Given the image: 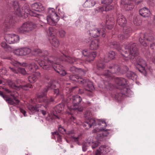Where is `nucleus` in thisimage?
<instances>
[{"mask_svg":"<svg viewBox=\"0 0 155 155\" xmlns=\"http://www.w3.org/2000/svg\"><path fill=\"white\" fill-rule=\"evenodd\" d=\"M123 48L122 55L124 57L132 60L138 70L146 75V63L144 60L138 56L139 52L136 44L130 43L125 44L123 46Z\"/></svg>","mask_w":155,"mask_h":155,"instance_id":"f257e3e1","label":"nucleus"},{"mask_svg":"<svg viewBox=\"0 0 155 155\" xmlns=\"http://www.w3.org/2000/svg\"><path fill=\"white\" fill-rule=\"evenodd\" d=\"M34 54L36 56H38L43 59L45 61H43L41 59L36 58L35 59V61L43 69L48 70H50L51 66L49 65L50 64H52V61L51 60L54 57H50L48 58V52L46 50L41 51L40 49L35 50Z\"/></svg>","mask_w":155,"mask_h":155,"instance_id":"f03ea898","label":"nucleus"},{"mask_svg":"<svg viewBox=\"0 0 155 155\" xmlns=\"http://www.w3.org/2000/svg\"><path fill=\"white\" fill-rule=\"evenodd\" d=\"M36 27L32 22H27L23 24L17 29L18 32L21 34H27L33 30Z\"/></svg>","mask_w":155,"mask_h":155,"instance_id":"7ed1b4c3","label":"nucleus"},{"mask_svg":"<svg viewBox=\"0 0 155 155\" xmlns=\"http://www.w3.org/2000/svg\"><path fill=\"white\" fill-rule=\"evenodd\" d=\"M140 43L144 46H146L147 44H150L155 41V38L150 34H141L139 38Z\"/></svg>","mask_w":155,"mask_h":155,"instance_id":"20e7f679","label":"nucleus"},{"mask_svg":"<svg viewBox=\"0 0 155 155\" xmlns=\"http://www.w3.org/2000/svg\"><path fill=\"white\" fill-rule=\"evenodd\" d=\"M109 130H104V129H96L93 130L92 131V133L97 134L96 139L98 140L103 141L105 140L107 137L109 135L108 131Z\"/></svg>","mask_w":155,"mask_h":155,"instance_id":"39448f33","label":"nucleus"},{"mask_svg":"<svg viewBox=\"0 0 155 155\" xmlns=\"http://www.w3.org/2000/svg\"><path fill=\"white\" fill-rule=\"evenodd\" d=\"M59 60L61 61H65L67 62L70 64H74V63L78 64V62L81 61L82 60H81L80 59L76 58L73 57H71L69 55H66L62 54L60 56Z\"/></svg>","mask_w":155,"mask_h":155,"instance_id":"423d86ee","label":"nucleus"},{"mask_svg":"<svg viewBox=\"0 0 155 155\" xmlns=\"http://www.w3.org/2000/svg\"><path fill=\"white\" fill-rule=\"evenodd\" d=\"M105 29L102 28H96L91 30L89 31V34L90 35L94 38H97L101 35L103 37H104L105 36Z\"/></svg>","mask_w":155,"mask_h":155,"instance_id":"0eeeda50","label":"nucleus"},{"mask_svg":"<svg viewBox=\"0 0 155 155\" xmlns=\"http://www.w3.org/2000/svg\"><path fill=\"white\" fill-rule=\"evenodd\" d=\"M5 81L8 84L9 87L12 89L19 88H21L24 90H27V88H31L32 87V85L29 84H27L25 85H20L19 86H17L13 81L11 80H6Z\"/></svg>","mask_w":155,"mask_h":155,"instance_id":"6e6552de","label":"nucleus"},{"mask_svg":"<svg viewBox=\"0 0 155 155\" xmlns=\"http://www.w3.org/2000/svg\"><path fill=\"white\" fill-rule=\"evenodd\" d=\"M22 10L23 11L24 14L25 15L28 14L32 16L37 17L38 18H40L41 17H43L42 15H40L35 12L31 11L29 7L28 3L25 4L22 7Z\"/></svg>","mask_w":155,"mask_h":155,"instance_id":"1a4fd4ad","label":"nucleus"},{"mask_svg":"<svg viewBox=\"0 0 155 155\" xmlns=\"http://www.w3.org/2000/svg\"><path fill=\"white\" fill-rule=\"evenodd\" d=\"M6 41L9 44L17 42L19 40V36L14 34H8L6 35L5 37Z\"/></svg>","mask_w":155,"mask_h":155,"instance_id":"9d476101","label":"nucleus"},{"mask_svg":"<svg viewBox=\"0 0 155 155\" xmlns=\"http://www.w3.org/2000/svg\"><path fill=\"white\" fill-rule=\"evenodd\" d=\"M92 38L89 37L85 39V41L86 43L91 41L90 45V48L91 50H94L97 49L99 47L100 44V40L99 39H94L91 41Z\"/></svg>","mask_w":155,"mask_h":155,"instance_id":"9b49d317","label":"nucleus"},{"mask_svg":"<svg viewBox=\"0 0 155 155\" xmlns=\"http://www.w3.org/2000/svg\"><path fill=\"white\" fill-rule=\"evenodd\" d=\"M59 57L60 56L58 57V58L54 57L51 60V61H53L52 62V64H49V65L51 66L50 69L52 68L57 73H58V71H61L64 68L61 65L57 63H58V60H59L60 61H61L59 60Z\"/></svg>","mask_w":155,"mask_h":155,"instance_id":"f8f14e48","label":"nucleus"},{"mask_svg":"<svg viewBox=\"0 0 155 155\" xmlns=\"http://www.w3.org/2000/svg\"><path fill=\"white\" fill-rule=\"evenodd\" d=\"M120 6L126 10L133 9L134 6L133 2L131 0H121Z\"/></svg>","mask_w":155,"mask_h":155,"instance_id":"ddd939ff","label":"nucleus"},{"mask_svg":"<svg viewBox=\"0 0 155 155\" xmlns=\"http://www.w3.org/2000/svg\"><path fill=\"white\" fill-rule=\"evenodd\" d=\"M116 81L117 84L122 87V88H124V91L126 92L127 93L131 92L130 89L126 88L127 85V81L125 79L123 78H118L116 79Z\"/></svg>","mask_w":155,"mask_h":155,"instance_id":"4468645a","label":"nucleus"},{"mask_svg":"<svg viewBox=\"0 0 155 155\" xmlns=\"http://www.w3.org/2000/svg\"><path fill=\"white\" fill-rule=\"evenodd\" d=\"M109 68L111 69L110 71H105V72L103 74V75L105 76L106 78L109 77L110 75V73H117L120 70L119 66L116 64H114L112 66L109 67Z\"/></svg>","mask_w":155,"mask_h":155,"instance_id":"2eb2a0df","label":"nucleus"},{"mask_svg":"<svg viewBox=\"0 0 155 155\" xmlns=\"http://www.w3.org/2000/svg\"><path fill=\"white\" fill-rule=\"evenodd\" d=\"M82 53L83 55L86 57V61L90 62L93 61L96 56V53L95 51L89 52L88 51L84 50L83 51Z\"/></svg>","mask_w":155,"mask_h":155,"instance_id":"dca6fc26","label":"nucleus"},{"mask_svg":"<svg viewBox=\"0 0 155 155\" xmlns=\"http://www.w3.org/2000/svg\"><path fill=\"white\" fill-rule=\"evenodd\" d=\"M31 52V50L30 48H25L17 49L15 51L14 53L17 55L22 56L28 54Z\"/></svg>","mask_w":155,"mask_h":155,"instance_id":"f3484780","label":"nucleus"},{"mask_svg":"<svg viewBox=\"0 0 155 155\" xmlns=\"http://www.w3.org/2000/svg\"><path fill=\"white\" fill-rule=\"evenodd\" d=\"M114 21V18L112 15H107L106 17V22L107 28L109 29H111L113 27Z\"/></svg>","mask_w":155,"mask_h":155,"instance_id":"a211bd4d","label":"nucleus"},{"mask_svg":"<svg viewBox=\"0 0 155 155\" xmlns=\"http://www.w3.org/2000/svg\"><path fill=\"white\" fill-rule=\"evenodd\" d=\"M117 22L121 27L125 26L127 23L126 19L124 16L119 13L117 14Z\"/></svg>","mask_w":155,"mask_h":155,"instance_id":"6ab92c4d","label":"nucleus"},{"mask_svg":"<svg viewBox=\"0 0 155 155\" xmlns=\"http://www.w3.org/2000/svg\"><path fill=\"white\" fill-rule=\"evenodd\" d=\"M70 99L73 104V105H77L80 104L82 101L81 98L79 95H76L74 96L68 97L67 100Z\"/></svg>","mask_w":155,"mask_h":155,"instance_id":"aec40b11","label":"nucleus"},{"mask_svg":"<svg viewBox=\"0 0 155 155\" xmlns=\"http://www.w3.org/2000/svg\"><path fill=\"white\" fill-rule=\"evenodd\" d=\"M47 87L48 89L50 88L53 89L54 94L56 95H58L59 94V89L58 88L55 89L56 87V86L54 82L53 81H50L48 82V84L47 86Z\"/></svg>","mask_w":155,"mask_h":155,"instance_id":"412c9836","label":"nucleus"},{"mask_svg":"<svg viewBox=\"0 0 155 155\" xmlns=\"http://www.w3.org/2000/svg\"><path fill=\"white\" fill-rule=\"evenodd\" d=\"M69 78L71 80L78 82V83L81 84V83H82L83 81H84L83 83H85V81L86 82V80H83L84 78L80 77L76 75H70L69 76Z\"/></svg>","mask_w":155,"mask_h":155,"instance_id":"4be33fe9","label":"nucleus"},{"mask_svg":"<svg viewBox=\"0 0 155 155\" xmlns=\"http://www.w3.org/2000/svg\"><path fill=\"white\" fill-rule=\"evenodd\" d=\"M140 15L143 17H148L150 14L149 9L146 7L141 9L139 11Z\"/></svg>","mask_w":155,"mask_h":155,"instance_id":"5701e85b","label":"nucleus"},{"mask_svg":"<svg viewBox=\"0 0 155 155\" xmlns=\"http://www.w3.org/2000/svg\"><path fill=\"white\" fill-rule=\"evenodd\" d=\"M38 105L33 106L31 104H28L27 106L28 108L32 114L35 112H38L39 111Z\"/></svg>","mask_w":155,"mask_h":155,"instance_id":"b1692460","label":"nucleus"},{"mask_svg":"<svg viewBox=\"0 0 155 155\" xmlns=\"http://www.w3.org/2000/svg\"><path fill=\"white\" fill-rule=\"evenodd\" d=\"M12 17H7L5 20V27L7 29L9 28L13 25V22Z\"/></svg>","mask_w":155,"mask_h":155,"instance_id":"393cba45","label":"nucleus"},{"mask_svg":"<svg viewBox=\"0 0 155 155\" xmlns=\"http://www.w3.org/2000/svg\"><path fill=\"white\" fill-rule=\"evenodd\" d=\"M13 6L14 10L15 11V13L19 17H21L22 15L20 12V9L19 8L18 3L17 1H13Z\"/></svg>","mask_w":155,"mask_h":155,"instance_id":"a878e982","label":"nucleus"},{"mask_svg":"<svg viewBox=\"0 0 155 155\" xmlns=\"http://www.w3.org/2000/svg\"><path fill=\"white\" fill-rule=\"evenodd\" d=\"M9 68L11 71H13L15 73H19L23 75H25L26 73L25 69L24 68L21 67H19L17 69L11 67H9Z\"/></svg>","mask_w":155,"mask_h":155,"instance_id":"bb28decb","label":"nucleus"},{"mask_svg":"<svg viewBox=\"0 0 155 155\" xmlns=\"http://www.w3.org/2000/svg\"><path fill=\"white\" fill-rule=\"evenodd\" d=\"M130 92H128L127 93L126 92L123 93H117L115 94L114 98L115 100H117V101H121L123 98V95H126L127 96H129L130 94Z\"/></svg>","mask_w":155,"mask_h":155,"instance_id":"cd10ccee","label":"nucleus"},{"mask_svg":"<svg viewBox=\"0 0 155 155\" xmlns=\"http://www.w3.org/2000/svg\"><path fill=\"white\" fill-rule=\"evenodd\" d=\"M40 73L38 72H36L35 74L31 75L28 77V79L29 82L31 83H34L38 79L37 75H40Z\"/></svg>","mask_w":155,"mask_h":155,"instance_id":"c85d7f7f","label":"nucleus"},{"mask_svg":"<svg viewBox=\"0 0 155 155\" xmlns=\"http://www.w3.org/2000/svg\"><path fill=\"white\" fill-rule=\"evenodd\" d=\"M96 4L94 0H87L83 4V6L84 8H89L94 6Z\"/></svg>","mask_w":155,"mask_h":155,"instance_id":"c756f323","label":"nucleus"},{"mask_svg":"<svg viewBox=\"0 0 155 155\" xmlns=\"http://www.w3.org/2000/svg\"><path fill=\"white\" fill-rule=\"evenodd\" d=\"M123 32L124 35L127 36L128 37L130 35L131 33V29L129 26H123Z\"/></svg>","mask_w":155,"mask_h":155,"instance_id":"7c9ffc66","label":"nucleus"},{"mask_svg":"<svg viewBox=\"0 0 155 155\" xmlns=\"http://www.w3.org/2000/svg\"><path fill=\"white\" fill-rule=\"evenodd\" d=\"M50 16L51 17V18H48V20H52V21H53V22L50 23V24L52 25H55V23H56L58 21L59 18V17L58 16V15L56 13H53V15Z\"/></svg>","mask_w":155,"mask_h":155,"instance_id":"2f4dec72","label":"nucleus"},{"mask_svg":"<svg viewBox=\"0 0 155 155\" xmlns=\"http://www.w3.org/2000/svg\"><path fill=\"white\" fill-rule=\"evenodd\" d=\"M42 101L44 104L45 105V107H47L51 103L54 101V99L52 97H51L50 98L45 97L43 99Z\"/></svg>","mask_w":155,"mask_h":155,"instance_id":"473e14b6","label":"nucleus"},{"mask_svg":"<svg viewBox=\"0 0 155 155\" xmlns=\"http://www.w3.org/2000/svg\"><path fill=\"white\" fill-rule=\"evenodd\" d=\"M50 42L53 46L55 48L58 47L59 45L58 39L55 37L50 39Z\"/></svg>","mask_w":155,"mask_h":155,"instance_id":"72a5a7b5","label":"nucleus"},{"mask_svg":"<svg viewBox=\"0 0 155 155\" xmlns=\"http://www.w3.org/2000/svg\"><path fill=\"white\" fill-rule=\"evenodd\" d=\"M126 76L129 79L132 80H135L137 78V76L135 73L132 71H128L126 74Z\"/></svg>","mask_w":155,"mask_h":155,"instance_id":"f704fd0d","label":"nucleus"},{"mask_svg":"<svg viewBox=\"0 0 155 155\" xmlns=\"http://www.w3.org/2000/svg\"><path fill=\"white\" fill-rule=\"evenodd\" d=\"M64 105L63 104H59L54 108V110L56 114L60 113L63 110Z\"/></svg>","mask_w":155,"mask_h":155,"instance_id":"c9c22d12","label":"nucleus"},{"mask_svg":"<svg viewBox=\"0 0 155 155\" xmlns=\"http://www.w3.org/2000/svg\"><path fill=\"white\" fill-rule=\"evenodd\" d=\"M48 91V88L47 87L46 88H45L43 89L41 93H38L37 94L38 98L40 99L45 97L47 95Z\"/></svg>","mask_w":155,"mask_h":155,"instance_id":"e433bc0d","label":"nucleus"},{"mask_svg":"<svg viewBox=\"0 0 155 155\" xmlns=\"http://www.w3.org/2000/svg\"><path fill=\"white\" fill-rule=\"evenodd\" d=\"M115 55V52L112 51H110L107 54V57L108 59L107 60H105L104 61L105 62H108L110 60L113 59Z\"/></svg>","mask_w":155,"mask_h":155,"instance_id":"4c0bfd02","label":"nucleus"},{"mask_svg":"<svg viewBox=\"0 0 155 155\" xmlns=\"http://www.w3.org/2000/svg\"><path fill=\"white\" fill-rule=\"evenodd\" d=\"M83 80H86V82L85 81V83L82 82V83H81V84H83L84 86H87L90 89H92L93 88V86L91 82H90L89 80L87 79L86 78H84Z\"/></svg>","mask_w":155,"mask_h":155,"instance_id":"58836bf2","label":"nucleus"},{"mask_svg":"<svg viewBox=\"0 0 155 155\" xmlns=\"http://www.w3.org/2000/svg\"><path fill=\"white\" fill-rule=\"evenodd\" d=\"M38 68V66L35 63L33 62L31 64L29 67V69L31 72H34Z\"/></svg>","mask_w":155,"mask_h":155,"instance_id":"ea45409f","label":"nucleus"},{"mask_svg":"<svg viewBox=\"0 0 155 155\" xmlns=\"http://www.w3.org/2000/svg\"><path fill=\"white\" fill-rule=\"evenodd\" d=\"M0 96H2L4 99L9 104H14V103L12 101H11L10 99L9 98H8V97L4 95L3 94V92L0 91Z\"/></svg>","mask_w":155,"mask_h":155,"instance_id":"a19ab883","label":"nucleus"},{"mask_svg":"<svg viewBox=\"0 0 155 155\" xmlns=\"http://www.w3.org/2000/svg\"><path fill=\"white\" fill-rule=\"evenodd\" d=\"M70 71L73 73L77 74L79 73V72L82 71V70L81 69L77 68L73 66L70 68Z\"/></svg>","mask_w":155,"mask_h":155,"instance_id":"79ce46f5","label":"nucleus"},{"mask_svg":"<svg viewBox=\"0 0 155 155\" xmlns=\"http://www.w3.org/2000/svg\"><path fill=\"white\" fill-rule=\"evenodd\" d=\"M133 22L135 25L139 26L141 24V21L139 17H135L134 18Z\"/></svg>","mask_w":155,"mask_h":155,"instance_id":"37998d69","label":"nucleus"},{"mask_svg":"<svg viewBox=\"0 0 155 155\" xmlns=\"http://www.w3.org/2000/svg\"><path fill=\"white\" fill-rule=\"evenodd\" d=\"M11 96L12 97H13V99L10 98L8 97V98H9L10 99V100L12 101L14 103V104H10L11 105H13L14 104H18L19 102V100L16 97H15L14 94H11Z\"/></svg>","mask_w":155,"mask_h":155,"instance_id":"c03bdc74","label":"nucleus"},{"mask_svg":"<svg viewBox=\"0 0 155 155\" xmlns=\"http://www.w3.org/2000/svg\"><path fill=\"white\" fill-rule=\"evenodd\" d=\"M110 46L111 48H114L119 50L120 49L119 44L116 41H113L110 43Z\"/></svg>","mask_w":155,"mask_h":155,"instance_id":"a18cd8bd","label":"nucleus"},{"mask_svg":"<svg viewBox=\"0 0 155 155\" xmlns=\"http://www.w3.org/2000/svg\"><path fill=\"white\" fill-rule=\"evenodd\" d=\"M104 11H105L104 6L103 7H98L96 9H94V11L93 12V14L94 15L96 14L99 12H103Z\"/></svg>","mask_w":155,"mask_h":155,"instance_id":"49530a36","label":"nucleus"},{"mask_svg":"<svg viewBox=\"0 0 155 155\" xmlns=\"http://www.w3.org/2000/svg\"><path fill=\"white\" fill-rule=\"evenodd\" d=\"M38 3H36L32 4L31 6L32 10H33V11L35 12L36 13H37L36 12H38L39 10L38 9Z\"/></svg>","mask_w":155,"mask_h":155,"instance_id":"de8ad7c7","label":"nucleus"},{"mask_svg":"<svg viewBox=\"0 0 155 155\" xmlns=\"http://www.w3.org/2000/svg\"><path fill=\"white\" fill-rule=\"evenodd\" d=\"M90 145V143L89 142H85L84 143L82 144V150L83 151H86L87 147H88Z\"/></svg>","mask_w":155,"mask_h":155,"instance_id":"09e8293b","label":"nucleus"},{"mask_svg":"<svg viewBox=\"0 0 155 155\" xmlns=\"http://www.w3.org/2000/svg\"><path fill=\"white\" fill-rule=\"evenodd\" d=\"M92 116V113L90 111H87L85 113L84 117L87 119L91 118Z\"/></svg>","mask_w":155,"mask_h":155,"instance_id":"8fccbe9b","label":"nucleus"},{"mask_svg":"<svg viewBox=\"0 0 155 155\" xmlns=\"http://www.w3.org/2000/svg\"><path fill=\"white\" fill-rule=\"evenodd\" d=\"M97 66L98 69L99 70L103 69L105 67L103 63H101V61H98Z\"/></svg>","mask_w":155,"mask_h":155,"instance_id":"3c124183","label":"nucleus"},{"mask_svg":"<svg viewBox=\"0 0 155 155\" xmlns=\"http://www.w3.org/2000/svg\"><path fill=\"white\" fill-rule=\"evenodd\" d=\"M104 6L105 11H108L113 9V7L110 4L104 5Z\"/></svg>","mask_w":155,"mask_h":155,"instance_id":"603ef678","label":"nucleus"},{"mask_svg":"<svg viewBox=\"0 0 155 155\" xmlns=\"http://www.w3.org/2000/svg\"><path fill=\"white\" fill-rule=\"evenodd\" d=\"M73 109L78 111L81 112L83 110V107L78 106V104L77 105H73Z\"/></svg>","mask_w":155,"mask_h":155,"instance_id":"864d4df0","label":"nucleus"},{"mask_svg":"<svg viewBox=\"0 0 155 155\" xmlns=\"http://www.w3.org/2000/svg\"><path fill=\"white\" fill-rule=\"evenodd\" d=\"M127 36H126L124 34H119L118 36V38L119 40L120 41H122L124 40L125 38H127Z\"/></svg>","mask_w":155,"mask_h":155,"instance_id":"5fc2aeb1","label":"nucleus"},{"mask_svg":"<svg viewBox=\"0 0 155 155\" xmlns=\"http://www.w3.org/2000/svg\"><path fill=\"white\" fill-rule=\"evenodd\" d=\"M107 147L105 145H102L100 146V149L101 152L103 153L104 151L106 152H107L108 151H107Z\"/></svg>","mask_w":155,"mask_h":155,"instance_id":"6e6d98bb","label":"nucleus"},{"mask_svg":"<svg viewBox=\"0 0 155 155\" xmlns=\"http://www.w3.org/2000/svg\"><path fill=\"white\" fill-rule=\"evenodd\" d=\"M58 130L60 133L62 134H63L65 133V130L62 127L61 125L58 126Z\"/></svg>","mask_w":155,"mask_h":155,"instance_id":"4d7b16f0","label":"nucleus"},{"mask_svg":"<svg viewBox=\"0 0 155 155\" xmlns=\"http://www.w3.org/2000/svg\"><path fill=\"white\" fill-rule=\"evenodd\" d=\"M99 142L97 141L92 142L91 143V145L92 148L93 149H95L99 145Z\"/></svg>","mask_w":155,"mask_h":155,"instance_id":"13d9d810","label":"nucleus"},{"mask_svg":"<svg viewBox=\"0 0 155 155\" xmlns=\"http://www.w3.org/2000/svg\"><path fill=\"white\" fill-rule=\"evenodd\" d=\"M48 16H51L53 15V13L55 14L56 13L55 10L53 8H49L48 9Z\"/></svg>","mask_w":155,"mask_h":155,"instance_id":"bf43d9fd","label":"nucleus"},{"mask_svg":"<svg viewBox=\"0 0 155 155\" xmlns=\"http://www.w3.org/2000/svg\"><path fill=\"white\" fill-rule=\"evenodd\" d=\"M112 2V0H103L101 1V3L104 5L110 4Z\"/></svg>","mask_w":155,"mask_h":155,"instance_id":"052dcab7","label":"nucleus"},{"mask_svg":"<svg viewBox=\"0 0 155 155\" xmlns=\"http://www.w3.org/2000/svg\"><path fill=\"white\" fill-rule=\"evenodd\" d=\"M87 119V121H88V123L90 124L91 126L95 123V120L93 119L90 118Z\"/></svg>","mask_w":155,"mask_h":155,"instance_id":"680f3d73","label":"nucleus"},{"mask_svg":"<svg viewBox=\"0 0 155 155\" xmlns=\"http://www.w3.org/2000/svg\"><path fill=\"white\" fill-rule=\"evenodd\" d=\"M38 9L39 10L38 12H41L44 9V8L42 4L40 3H38Z\"/></svg>","mask_w":155,"mask_h":155,"instance_id":"e2e57ef3","label":"nucleus"},{"mask_svg":"<svg viewBox=\"0 0 155 155\" xmlns=\"http://www.w3.org/2000/svg\"><path fill=\"white\" fill-rule=\"evenodd\" d=\"M58 73L62 76H64L66 74V72L64 69V68L61 71H58Z\"/></svg>","mask_w":155,"mask_h":155,"instance_id":"0e129e2a","label":"nucleus"},{"mask_svg":"<svg viewBox=\"0 0 155 155\" xmlns=\"http://www.w3.org/2000/svg\"><path fill=\"white\" fill-rule=\"evenodd\" d=\"M84 127H86V128L88 129L91 127L90 124L88 123L87 120L86 121L84 124L83 125Z\"/></svg>","mask_w":155,"mask_h":155,"instance_id":"69168bd1","label":"nucleus"},{"mask_svg":"<svg viewBox=\"0 0 155 155\" xmlns=\"http://www.w3.org/2000/svg\"><path fill=\"white\" fill-rule=\"evenodd\" d=\"M149 45H150V47L153 50V51H154L155 50V41L150 43Z\"/></svg>","mask_w":155,"mask_h":155,"instance_id":"338daca9","label":"nucleus"},{"mask_svg":"<svg viewBox=\"0 0 155 155\" xmlns=\"http://www.w3.org/2000/svg\"><path fill=\"white\" fill-rule=\"evenodd\" d=\"M59 35L61 37H64L65 34V32L63 30H61L59 31Z\"/></svg>","mask_w":155,"mask_h":155,"instance_id":"774afa93","label":"nucleus"}]
</instances>
